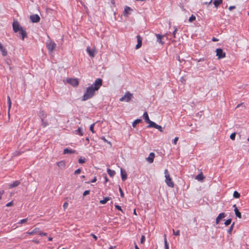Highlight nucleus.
Listing matches in <instances>:
<instances>
[{
  "mask_svg": "<svg viewBox=\"0 0 249 249\" xmlns=\"http://www.w3.org/2000/svg\"><path fill=\"white\" fill-rule=\"evenodd\" d=\"M222 3V0H215L213 1V4L216 7H217Z\"/></svg>",
  "mask_w": 249,
  "mask_h": 249,
  "instance_id": "27",
  "label": "nucleus"
},
{
  "mask_svg": "<svg viewBox=\"0 0 249 249\" xmlns=\"http://www.w3.org/2000/svg\"><path fill=\"white\" fill-rule=\"evenodd\" d=\"M133 213H134V214L137 215L135 210H134Z\"/></svg>",
  "mask_w": 249,
  "mask_h": 249,
  "instance_id": "63",
  "label": "nucleus"
},
{
  "mask_svg": "<svg viewBox=\"0 0 249 249\" xmlns=\"http://www.w3.org/2000/svg\"><path fill=\"white\" fill-rule=\"evenodd\" d=\"M20 184V181L18 180H16L14 181L12 183H11L9 184V188H13L15 187L18 186Z\"/></svg>",
  "mask_w": 249,
  "mask_h": 249,
  "instance_id": "21",
  "label": "nucleus"
},
{
  "mask_svg": "<svg viewBox=\"0 0 249 249\" xmlns=\"http://www.w3.org/2000/svg\"><path fill=\"white\" fill-rule=\"evenodd\" d=\"M75 153V150L69 149V148H65L64 149V151H63L64 154H73Z\"/></svg>",
  "mask_w": 249,
  "mask_h": 249,
  "instance_id": "22",
  "label": "nucleus"
},
{
  "mask_svg": "<svg viewBox=\"0 0 249 249\" xmlns=\"http://www.w3.org/2000/svg\"><path fill=\"white\" fill-rule=\"evenodd\" d=\"M231 219H227L225 222V225L226 226H228L231 223Z\"/></svg>",
  "mask_w": 249,
  "mask_h": 249,
  "instance_id": "36",
  "label": "nucleus"
},
{
  "mask_svg": "<svg viewBox=\"0 0 249 249\" xmlns=\"http://www.w3.org/2000/svg\"><path fill=\"white\" fill-rule=\"evenodd\" d=\"M178 137L175 138V139L174 140V143L175 144H177V141H178Z\"/></svg>",
  "mask_w": 249,
  "mask_h": 249,
  "instance_id": "52",
  "label": "nucleus"
},
{
  "mask_svg": "<svg viewBox=\"0 0 249 249\" xmlns=\"http://www.w3.org/2000/svg\"><path fill=\"white\" fill-rule=\"evenodd\" d=\"M235 136H236V133L234 132V133H232V134H231V135H230V138L232 140H235Z\"/></svg>",
  "mask_w": 249,
  "mask_h": 249,
  "instance_id": "38",
  "label": "nucleus"
},
{
  "mask_svg": "<svg viewBox=\"0 0 249 249\" xmlns=\"http://www.w3.org/2000/svg\"><path fill=\"white\" fill-rule=\"evenodd\" d=\"M157 129H158L160 132H162V128L160 125L157 124Z\"/></svg>",
  "mask_w": 249,
  "mask_h": 249,
  "instance_id": "48",
  "label": "nucleus"
},
{
  "mask_svg": "<svg viewBox=\"0 0 249 249\" xmlns=\"http://www.w3.org/2000/svg\"><path fill=\"white\" fill-rule=\"evenodd\" d=\"M234 223H233L232 225H231L230 228L228 230V232L231 234V231L233 230V226H234Z\"/></svg>",
  "mask_w": 249,
  "mask_h": 249,
  "instance_id": "35",
  "label": "nucleus"
},
{
  "mask_svg": "<svg viewBox=\"0 0 249 249\" xmlns=\"http://www.w3.org/2000/svg\"><path fill=\"white\" fill-rule=\"evenodd\" d=\"M86 161V159L85 158L81 157L78 160V162L80 164L84 163Z\"/></svg>",
  "mask_w": 249,
  "mask_h": 249,
  "instance_id": "29",
  "label": "nucleus"
},
{
  "mask_svg": "<svg viewBox=\"0 0 249 249\" xmlns=\"http://www.w3.org/2000/svg\"><path fill=\"white\" fill-rule=\"evenodd\" d=\"M56 165L60 169H63L66 167V161L65 160H61L56 162Z\"/></svg>",
  "mask_w": 249,
  "mask_h": 249,
  "instance_id": "15",
  "label": "nucleus"
},
{
  "mask_svg": "<svg viewBox=\"0 0 249 249\" xmlns=\"http://www.w3.org/2000/svg\"><path fill=\"white\" fill-rule=\"evenodd\" d=\"M115 207L117 210H119V211H121V212H123V210H122V208H121V207L120 206H119V205H115Z\"/></svg>",
  "mask_w": 249,
  "mask_h": 249,
  "instance_id": "43",
  "label": "nucleus"
},
{
  "mask_svg": "<svg viewBox=\"0 0 249 249\" xmlns=\"http://www.w3.org/2000/svg\"><path fill=\"white\" fill-rule=\"evenodd\" d=\"M173 231L174 235H175L176 236L179 235V233H180L179 231L178 230V231H175V230L174 229H173Z\"/></svg>",
  "mask_w": 249,
  "mask_h": 249,
  "instance_id": "39",
  "label": "nucleus"
},
{
  "mask_svg": "<svg viewBox=\"0 0 249 249\" xmlns=\"http://www.w3.org/2000/svg\"><path fill=\"white\" fill-rule=\"evenodd\" d=\"M48 240L50 241H52L53 240V238L51 237H49Z\"/></svg>",
  "mask_w": 249,
  "mask_h": 249,
  "instance_id": "60",
  "label": "nucleus"
},
{
  "mask_svg": "<svg viewBox=\"0 0 249 249\" xmlns=\"http://www.w3.org/2000/svg\"><path fill=\"white\" fill-rule=\"evenodd\" d=\"M107 172L110 177H113L115 174V172L114 170H112L110 169H107Z\"/></svg>",
  "mask_w": 249,
  "mask_h": 249,
  "instance_id": "26",
  "label": "nucleus"
},
{
  "mask_svg": "<svg viewBox=\"0 0 249 249\" xmlns=\"http://www.w3.org/2000/svg\"><path fill=\"white\" fill-rule=\"evenodd\" d=\"M133 94L129 91H127L125 94L120 99V101L121 102L124 101L126 102H128L131 100Z\"/></svg>",
  "mask_w": 249,
  "mask_h": 249,
  "instance_id": "4",
  "label": "nucleus"
},
{
  "mask_svg": "<svg viewBox=\"0 0 249 249\" xmlns=\"http://www.w3.org/2000/svg\"><path fill=\"white\" fill-rule=\"evenodd\" d=\"M145 241V237L144 235H142V237H141V243L142 244H143L144 243Z\"/></svg>",
  "mask_w": 249,
  "mask_h": 249,
  "instance_id": "47",
  "label": "nucleus"
},
{
  "mask_svg": "<svg viewBox=\"0 0 249 249\" xmlns=\"http://www.w3.org/2000/svg\"><path fill=\"white\" fill-rule=\"evenodd\" d=\"M96 178L94 177V178L91 181V182H94L96 181Z\"/></svg>",
  "mask_w": 249,
  "mask_h": 249,
  "instance_id": "58",
  "label": "nucleus"
},
{
  "mask_svg": "<svg viewBox=\"0 0 249 249\" xmlns=\"http://www.w3.org/2000/svg\"><path fill=\"white\" fill-rule=\"evenodd\" d=\"M141 122V120L140 119H137L133 123V124H132V125L133 127H135V125H136V124H139V123H140Z\"/></svg>",
  "mask_w": 249,
  "mask_h": 249,
  "instance_id": "33",
  "label": "nucleus"
},
{
  "mask_svg": "<svg viewBox=\"0 0 249 249\" xmlns=\"http://www.w3.org/2000/svg\"><path fill=\"white\" fill-rule=\"evenodd\" d=\"M119 192L120 193L121 196L122 197H124V194L123 193V191L122 189H121V188L120 187H119Z\"/></svg>",
  "mask_w": 249,
  "mask_h": 249,
  "instance_id": "40",
  "label": "nucleus"
},
{
  "mask_svg": "<svg viewBox=\"0 0 249 249\" xmlns=\"http://www.w3.org/2000/svg\"><path fill=\"white\" fill-rule=\"evenodd\" d=\"M80 172H81V169H77L75 171L74 174L75 175L79 174L80 173Z\"/></svg>",
  "mask_w": 249,
  "mask_h": 249,
  "instance_id": "49",
  "label": "nucleus"
},
{
  "mask_svg": "<svg viewBox=\"0 0 249 249\" xmlns=\"http://www.w3.org/2000/svg\"><path fill=\"white\" fill-rule=\"evenodd\" d=\"M28 221V218H24L20 220L19 222H18V224H22Z\"/></svg>",
  "mask_w": 249,
  "mask_h": 249,
  "instance_id": "32",
  "label": "nucleus"
},
{
  "mask_svg": "<svg viewBox=\"0 0 249 249\" xmlns=\"http://www.w3.org/2000/svg\"><path fill=\"white\" fill-rule=\"evenodd\" d=\"M235 8V6H231L229 7V10L230 11H232L233 9H234Z\"/></svg>",
  "mask_w": 249,
  "mask_h": 249,
  "instance_id": "50",
  "label": "nucleus"
},
{
  "mask_svg": "<svg viewBox=\"0 0 249 249\" xmlns=\"http://www.w3.org/2000/svg\"><path fill=\"white\" fill-rule=\"evenodd\" d=\"M38 234L41 236H46L47 235V233L41 232L40 231Z\"/></svg>",
  "mask_w": 249,
  "mask_h": 249,
  "instance_id": "45",
  "label": "nucleus"
},
{
  "mask_svg": "<svg viewBox=\"0 0 249 249\" xmlns=\"http://www.w3.org/2000/svg\"><path fill=\"white\" fill-rule=\"evenodd\" d=\"M177 28H175V30L173 32V36L174 37H176V34L177 33Z\"/></svg>",
  "mask_w": 249,
  "mask_h": 249,
  "instance_id": "53",
  "label": "nucleus"
},
{
  "mask_svg": "<svg viewBox=\"0 0 249 249\" xmlns=\"http://www.w3.org/2000/svg\"><path fill=\"white\" fill-rule=\"evenodd\" d=\"M19 34L21 36V39H22V40H23L24 39V38L26 37L27 36L26 31L25 30V36L23 34H22L21 31H19Z\"/></svg>",
  "mask_w": 249,
  "mask_h": 249,
  "instance_id": "31",
  "label": "nucleus"
},
{
  "mask_svg": "<svg viewBox=\"0 0 249 249\" xmlns=\"http://www.w3.org/2000/svg\"><path fill=\"white\" fill-rule=\"evenodd\" d=\"M102 79L97 78L91 86L88 87L82 97V101H86L93 97L95 92L97 91L102 85Z\"/></svg>",
  "mask_w": 249,
  "mask_h": 249,
  "instance_id": "1",
  "label": "nucleus"
},
{
  "mask_svg": "<svg viewBox=\"0 0 249 249\" xmlns=\"http://www.w3.org/2000/svg\"><path fill=\"white\" fill-rule=\"evenodd\" d=\"M204 177L202 174V173H200L197 176H196V179L198 180H202L204 179Z\"/></svg>",
  "mask_w": 249,
  "mask_h": 249,
  "instance_id": "24",
  "label": "nucleus"
},
{
  "mask_svg": "<svg viewBox=\"0 0 249 249\" xmlns=\"http://www.w3.org/2000/svg\"><path fill=\"white\" fill-rule=\"evenodd\" d=\"M111 3L113 5H115V1H114V0H111Z\"/></svg>",
  "mask_w": 249,
  "mask_h": 249,
  "instance_id": "59",
  "label": "nucleus"
},
{
  "mask_svg": "<svg viewBox=\"0 0 249 249\" xmlns=\"http://www.w3.org/2000/svg\"><path fill=\"white\" fill-rule=\"evenodd\" d=\"M67 82L73 87H77L79 84L78 80L76 78H68Z\"/></svg>",
  "mask_w": 249,
  "mask_h": 249,
  "instance_id": "8",
  "label": "nucleus"
},
{
  "mask_svg": "<svg viewBox=\"0 0 249 249\" xmlns=\"http://www.w3.org/2000/svg\"><path fill=\"white\" fill-rule=\"evenodd\" d=\"M42 121L43 122V126L45 127L47 125V123L46 122H44V118H42Z\"/></svg>",
  "mask_w": 249,
  "mask_h": 249,
  "instance_id": "55",
  "label": "nucleus"
},
{
  "mask_svg": "<svg viewBox=\"0 0 249 249\" xmlns=\"http://www.w3.org/2000/svg\"><path fill=\"white\" fill-rule=\"evenodd\" d=\"M40 231V229L38 228H35L33 231H31L26 232L25 234V236L23 238H26L27 235H34L35 234H38Z\"/></svg>",
  "mask_w": 249,
  "mask_h": 249,
  "instance_id": "9",
  "label": "nucleus"
},
{
  "mask_svg": "<svg viewBox=\"0 0 249 249\" xmlns=\"http://www.w3.org/2000/svg\"><path fill=\"white\" fill-rule=\"evenodd\" d=\"M30 18L32 22L36 23L40 21V18L39 16L37 14H35L30 16Z\"/></svg>",
  "mask_w": 249,
  "mask_h": 249,
  "instance_id": "11",
  "label": "nucleus"
},
{
  "mask_svg": "<svg viewBox=\"0 0 249 249\" xmlns=\"http://www.w3.org/2000/svg\"><path fill=\"white\" fill-rule=\"evenodd\" d=\"M121 175L122 179L124 181L127 178V174L125 171L123 170L122 168H121Z\"/></svg>",
  "mask_w": 249,
  "mask_h": 249,
  "instance_id": "19",
  "label": "nucleus"
},
{
  "mask_svg": "<svg viewBox=\"0 0 249 249\" xmlns=\"http://www.w3.org/2000/svg\"><path fill=\"white\" fill-rule=\"evenodd\" d=\"M233 196L234 198H238L240 197V195L238 192L235 191L233 192Z\"/></svg>",
  "mask_w": 249,
  "mask_h": 249,
  "instance_id": "28",
  "label": "nucleus"
},
{
  "mask_svg": "<svg viewBox=\"0 0 249 249\" xmlns=\"http://www.w3.org/2000/svg\"><path fill=\"white\" fill-rule=\"evenodd\" d=\"M56 44L52 41H50L47 43V48L49 51L52 52L55 48Z\"/></svg>",
  "mask_w": 249,
  "mask_h": 249,
  "instance_id": "10",
  "label": "nucleus"
},
{
  "mask_svg": "<svg viewBox=\"0 0 249 249\" xmlns=\"http://www.w3.org/2000/svg\"><path fill=\"white\" fill-rule=\"evenodd\" d=\"M7 103L8 105V114H9V111L11 107L12 103L10 99V97L9 96L7 97Z\"/></svg>",
  "mask_w": 249,
  "mask_h": 249,
  "instance_id": "25",
  "label": "nucleus"
},
{
  "mask_svg": "<svg viewBox=\"0 0 249 249\" xmlns=\"http://www.w3.org/2000/svg\"><path fill=\"white\" fill-rule=\"evenodd\" d=\"M76 132L80 135L83 136V132L82 131V128L81 127H79L78 129L76 130Z\"/></svg>",
  "mask_w": 249,
  "mask_h": 249,
  "instance_id": "30",
  "label": "nucleus"
},
{
  "mask_svg": "<svg viewBox=\"0 0 249 249\" xmlns=\"http://www.w3.org/2000/svg\"><path fill=\"white\" fill-rule=\"evenodd\" d=\"M110 198L109 197H106L103 200L100 201V203L102 204H106L108 201L110 200Z\"/></svg>",
  "mask_w": 249,
  "mask_h": 249,
  "instance_id": "23",
  "label": "nucleus"
},
{
  "mask_svg": "<svg viewBox=\"0 0 249 249\" xmlns=\"http://www.w3.org/2000/svg\"><path fill=\"white\" fill-rule=\"evenodd\" d=\"M91 235L93 237V238L95 240H96L97 239V236H96L95 234H93V233H91Z\"/></svg>",
  "mask_w": 249,
  "mask_h": 249,
  "instance_id": "56",
  "label": "nucleus"
},
{
  "mask_svg": "<svg viewBox=\"0 0 249 249\" xmlns=\"http://www.w3.org/2000/svg\"><path fill=\"white\" fill-rule=\"evenodd\" d=\"M226 216V214L224 213H220L218 216L216 217V224H219L220 221L223 218Z\"/></svg>",
  "mask_w": 249,
  "mask_h": 249,
  "instance_id": "18",
  "label": "nucleus"
},
{
  "mask_svg": "<svg viewBox=\"0 0 249 249\" xmlns=\"http://www.w3.org/2000/svg\"><path fill=\"white\" fill-rule=\"evenodd\" d=\"M155 158V154L153 152L151 153L149 156L146 158V160L149 163H152Z\"/></svg>",
  "mask_w": 249,
  "mask_h": 249,
  "instance_id": "17",
  "label": "nucleus"
},
{
  "mask_svg": "<svg viewBox=\"0 0 249 249\" xmlns=\"http://www.w3.org/2000/svg\"><path fill=\"white\" fill-rule=\"evenodd\" d=\"M137 44L136 45L135 49H138L142 46V37L140 35L137 36Z\"/></svg>",
  "mask_w": 249,
  "mask_h": 249,
  "instance_id": "12",
  "label": "nucleus"
},
{
  "mask_svg": "<svg viewBox=\"0 0 249 249\" xmlns=\"http://www.w3.org/2000/svg\"><path fill=\"white\" fill-rule=\"evenodd\" d=\"M135 249H140L138 247V246L136 244H135Z\"/></svg>",
  "mask_w": 249,
  "mask_h": 249,
  "instance_id": "61",
  "label": "nucleus"
},
{
  "mask_svg": "<svg viewBox=\"0 0 249 249\" xmlns=\"http://www.w3.org/2000/svg\"><path fill=\"white\" fill-rule=\"evenodd\" d=\"M68 205H69L68 203L67 202H65L64 203L63 206L64 209L66 210L68 208Z\"/></svg>",
  "mask_w": 249,
  "mask_h": 249,
  "instance_id": "41",
  "label": "nucleus"
},
{
  "mask_svg": "<svg viewBox=\"0 0 249 249\" xmlns=\"http://www.w3.org/2000/svg\"><path fill=\"white\" fill-rule=\"evenodd\" d=\"M164 174L165 177V182L167 185L170 187H174V184L173 182L172 181V179L170 177V175L169 172L167 169H165L164 170Z\"/></svg>",
  "mask_w": 249,
  "mask_h": 249,
  "instance_id": "3",
  "label": "nucleus"
},
{
  "mask_svg": "<svg viewBox=\"0 0 249 249\" xmlns=\"http://www.w3.org/2000/svg\"><path fill=\"white\" fill-rule=\"evenodd\" d=\"M89 190H86L85 191H84V193H83V196H86L88 195H89Z\"/></svg>",
  "mask_w": 249,
  "mask_h": 249,
  "instance_id": "46",
  "label": "nucleus"
},
{
  "mask_svg": "<svg viewBox=\"0 0 249 249\" xmlns=\"http://www.w3.org/2000/svg\"><path fill=\"white\" fill-rule=\"evenodd\" d=\"M47 116V114H44V118H45Z\"/></svg>",
  "mask_w": 249,
  "mask_h": 249,
  "instance_id": "64",
  "label": "nucleus"
},
{
  "mask_svg": "<svg viewBox=\"0 0 249 249\" xmlns=\"http://www.w3.org/2000/svg\"><path fill=\"white\" fill-rule=\"evenodd\" d=\"M233 207L234 208V211L235 214L236 216L237 217H238V218H241V213L239 211V210H238V208H237L236 205L235 204L233 205Z\"/></svg>",
  "mask_w": 249,
  "mask_h": 249,
  "instance_id": "20",
  "label": "nucleus"
},
{
  "mask_svg": "<svg viewBox=\"0 0 249 249\" xmlns=\"http://www.w3.org/2000/svg\"><path fill=\"white\" fill-rule=\"evenodd\" d=\"M4 193V190H0V199H1V197L2 195Z\"/></svg>",
  "mask_w": 249,
  "mask_h": 249,
  "instance_id": "51",
  "label": "nucleus"
},
{
  "mask_svg": "<svg viewBox=\"0 0 249 249\" xmlns=\"http://www.w3.org/2000/svg\"><path fill=\"white\" fill-rule=\"evenodd\" d=\"M94 124H95V123H93L92 124L90 125V130L93 133H94L95 132H94Z\"/></svg>",
  "mask_w": 249,
  "mask_h": 249,
  "instance_id": "37",
  "label": "nucleus"
},
{
  "mask_svg": "<svg viewBox=\"0 0 249 249\" xmlns=\"http://www.w3.org/2000/svg\"><path fill=\"white\" fill-rule=\"evenodd\" d=\"M167 39L165 35H157V42H159L161 46L163 45Z\"/></svg>",
  "mask_w": 249,
  "mask_h": 249,
  "instance_id": "6",
  "label": "nucleus"
},
{
  "mask_svg": "<svg viewBox=\"0 0 249 249\" xmlns=\"http://www.w3.org/2000/svg\"><path fill=\"white\" fill-rule=\"evenodd\" d=\"M132 9L126 6L124 8V16L127 17L129 15L131 14V12H132Z\"/></svg>",
  "mask_w": 249,
  "mask_h": 249,
  "instance_id": "14",
  "label": "nucleus"
},
{
  "mask_svg": "<svg viewBox=\"0 0 249 249\" xmlns=\"http://www.w3.org/2000/svg\"><path fill=\"white\" fill-rule=\"evenodd\" d=\"M212 40H213V41H214V42H215V41H218V39H217V38H215V37H213V38H212Z\"/></svg>",
  "mask_w": 249,
  "mask_h": 249,
  "instance_id": "57",
  "label": "nucleus"
},
{
  "mask_svg": "<svg viewBox=\"0 0 249 249\" xmlns=\"http://www.w3.org/2000/svg\"><path fill=\"white\" fill-rule=\"evenodd\" d=\"M101 139L103 140L105 142H106L109 144H111L110 142L108 141L104 137H102Z\"/></svg>",
  "mask_w": 249,
  "mask_h": 249,
  "instance_id": "42",
  "label": "nucleus"
},
{
  "mask_svg": "<svg viewBox=\"0 0 249 249\" xmlns=\"http://www.w3.org/2000/svg\"><path fill=\"white\" fill-rule=\"evenodd\" d=\"M216 55L218 57V59L224 58L226 57V53L223 51L220 48L216 49L215 50Z\"/></svg>",
  "mask_w": 249,
  "mask_h": 249,
  "instance_id": "7",
  "label": "nucleus"
},
{
  "mask_svg": "<svg viewBox=\"0 0 249 249\" xmlns=\"http://www.w3.org/2000/svg\"><path fill=\"white\" fill-rule=\"evenodd\" d=\"M13 29L15 33L21 31L22 34L25 36V30L21 27L17 20L14 21L13 23Z\"/></svg>",
  "mask_w": 249,
  "mask_h": 249,
  "instance_id": "2",
  "label": "nucleus"
},
{
  "mask_svg": "<svg viewBox=\"0 0 249 249\" xmlns=\"http://www.w3.org/2000/svg\"><path fill=\"white\" fill-rule=\"evenodd\" d=\"M87 51L90 57H94L95 53L96 52L95 48H93V49H91L90 47L88 46L87 48Z\"/></svg>",
  "mask_w": 249,
  "mask_h": 249,
  "instance_id": "13",
  "label": "nucleus"
},
{
  "mask_svg": "<svg viewBox=\"0 0 249 249\" xmlns=\"http://www.w3.org/2000/svg\"><path fill=\"white\" fill-rule=\"evenodd\" d=\"M0 51L2 53V55L3 56H5L7 54V51L5 48L2 45V44L0 42Z\"/></svg>",
  "mask_w": 249,
  "mask_h": 249,
  "instance_id": "16",
  "label": "nucleus"
},
{
  "mask_svg": "<svg viewBox=\"0 0 249 249\" xmlns=\"http://www.w3.org/2000/svg\"><path fill=\"white\" fill-rule=\"evenodd\" d=\"M196 20V17L192 15L189 19V21L190 22H193V21Z\"/></svg>",
  "mask_w": 249,
  "mask_h": 249,
  "instance_id": "34",
  "label": "nucleus"
},
{
  "mask_svg": "<svg viewBox=\"0 0 249 249\" xmlns=\"http://www.w3.org/2000/svg\"><path fill=\"white\" fill-rule=\"evenodd\" d=\"M115 248V247H112V246H111L109 249H114V248Z\"/></svg>",
  "mask_w": 249,
  "mask_h": 249,
  "instance_id": "62",
  "label": "nucleus"
},
{
  "mask_svg": "<svg viewBox=\"0 0 249 249\" xmlns=\"http://www.w3.org/2000/svg\"><path fill=\"white\" fill-rule=\"evenodd\" d=\"M164 242H165V247L166 249H169L166 239H165Z\"/></svg>",
  "mask_w": 249,
  "mask_h": 249,
  "instance_id": "54",
  "label": "nucleus"
},
{
  "mask_svg": "<svg viewBox=\"0 0 249 249\" xmlns=\"http://www.w3.org/2000/svg\"><path fill=\"white\" fill-rule=\"evenodd\" d=\"M13 205V201H11L8 203L6 204V207H10Z\"/></svg>",
  "mask_w": 249,
  "mask_h": 249,
  "instance_id": "44",
  "label": "nucleus"
},
{
  "mask_svg": "<svg viewBox=\"0 0 249 249\" xmlns=\"http://www.w3.org/2000/svg\"><path fill=\"white\" fill-rule=\"evenodd\" d=\"M143 119L145 120L147 123L149 124V127H156V123L151 121L148 117V115L146 112H145L143 114Z\"/></svg>",
  "mask_w": 249,
  "mask_h": 249,
  "instance_id": "5",
  "label": "nucleus"
}]
</instances>
